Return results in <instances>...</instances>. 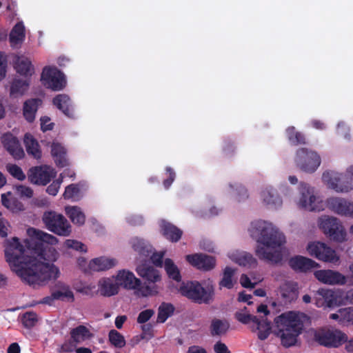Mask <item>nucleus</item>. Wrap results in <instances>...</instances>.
<instances>
[{"label": "nucleus", "instance_id": "nucleus-5", "mask_svg": "<svg viewBox=\"0 0 353 353\" xmlns=\"http://www.w3.org/2000/svg\"><path fill=\"white\" fill-rule=\"evenodd\" d=\"M179 292L183 296L199 304H208L213 301L214 297V287L210 279L201 283L191 281L183 283Z\"/></svg>", "mask_w": 353, "mask_h": 353}, {"label": "nucleus", "instance_id": "nucleus-6", "mask_svg": "<svg viewBox=\"0 0 353 353\" xmlns=\"http://www.w3.org/2000/svg\"><path fill=\"white\" fill-rule=\"evenodd\" d=\"M114 276L119 288L121 287L126 290H135V294L138 296L145 297L154 296L157 294L159 292V289L157 285H148L141 287V280L137 278L134 273L128 270H120Z\"/></svg>", "mask_w": 353, "mask_h": 353}, {"label": "nucleus", "instance_id": "nucleus-29", "mask_svg": "<svg viewBox=\"0 0 353 353\" xmlns=\"http://www.w3.org/2000/svg\"><path fill=\"white\" fill-rule=\"evenodd\" d=\"M337 217L330 215H321L316 220L319 230L327 238L334 228Z\"/></svg>", "mask_w": 353, "mask_h": 353}, {"label": "nucleus", "instance_id": "nucleus-53", "mask_svg": "<svg viewBox=\"0 0 353 353\" xmlns=\"http://www.w3.org/2000/svg\"><path fill=\"white\" fill-rule=\"evenodd\" d=\"M341 305H353V289L347 291H345L341 289Z\"/></svg>", "mask_w": 353, "mask_h": 353}, {"label": "nucleus", "instance_id": "nucleus-1", "mask_svg": "<svg viewBox=\"0 0 353 353\" xmlns=\"http://www.w3.org/2000/svg\"><path fill=\"white\" fill-rule=\"evenodd\" d=\"M26 234L29 237L24 241L26 248L17 237L5 241V257L12 270L24 282L38 288L60 275L59 270L53 263L59 256L53 247L58 239L34 228H28Z\"/></svg>", "mask_w": 353, "mask_h": 353}, {"label": "nucleus", "instance_id": "nucleus-12", "mask_svg": "<svg viewBox=\"0 0 353 353\" xmlns=\"http://www.w3.org/2000/svg\"><path fill=\"white\" fill-rule=\"evenodd\" d=\"M314 339L319 344L338 347L347 341V336L339 330L320 329L314 331Z\"/></svg>", "mask_w": 353, "mask_h": 353}, {"label": "nucleus", "instance_id": "nucleus-47", "mask_svg": "<svg viewBox=\"0 0 353 353\" xmlns=\"http://www.w3.org/2000/svg\"><path fill=\"white\" fill-rule=\"evenodd\" d=\"M229 328V324L226 321L214 320L211 324V332L212 335H221L225 334Z\"/></svg>", "mask_w": 353, "mask_h": 353}, {"label": "nucleus", "instance_id": "nucleus-13", "mask_svg": "<svg viewBox=\"0 0 353 353\" xmlns=\"http://www.w3.org/2000/svg\"><path fill=\"white\" fill-rule=\"evenodd\" d=\"M341 289L334 290L332 289L321 288L315 293V304L318 307L323 308L340 306L341 305Z\"/></svg>", "mask_w": 353, "mask_h": 353}, {"label": "nucleus", "instance_id": "nucleus-46", "mask_svg": "<svg viewBox=\"0 0 353 353\" xmlns=\"http://www.w3.org/2000/svg\"><path fill=\"white\" fill-rule=\"evenodd\" d=\"M108 339L111 345L117 348H122L125 345L124 336L115 330H111L108 334Z\"/></svg>", "mask_w": 353, "mask_h": 353}, {"label": "nucleus", "instance_id": "nucleus-16", "mask_svg": "<svg viewBox=\"0 0 353 353\" xmlns=\"http://www.w3.org/2000/svg\"><path fill=\"white\" fill-rule=\"evenodd\" d=\"M56 174L52 168L45 165L30 168L28 176L32 183L46 185L56 176Z\"/></svg>", "mask_w": 353, "mask_h": 353}, {"label": "nucleus", "instance_id": "nucleus-55", "mask_svg": "<svg viewBox=\"0 0 353 353\" xmlns=\"http://www.w3.org/2000/svg\"><path fill=\"white\" fill-rule=\"evenodd\" d=\"M14 189L16 193L21 196L30 198L33 195L32 190L30 188L26 186V185H15Z\"/></svg>", "mask_w": 353, "mask_h": 353}, {"label": "nucleus", "instance_id": "nucleus-4", "mask_svg": "<svg viewBox=\"0 0 353 353\" xmlns=\"http://www.w3.org/2000/svg\"><path fill=\"white\" fill-rule=\"evenodd\" d=\"M256 311L258 313L263 314V316H253L245 307L235 313V317L237 321L243 324L250 323V328L252 332L256 333L259 339L265 340L270 334L272 329L270 321L265 318L270 314V311L268 306L263 304L259 305Z\"/></svg>", "mask_w": 353, "mask_h": 353}, {"label": "nucleus", "instance_id": "nucleus-50", "mask_svg": "<svg viewBox=\"0 0 353 353\" xmlns=\"http://www.w3.org/2000/svg\"><path fill=\"white\" fill-rule=\"evenodd\" d=\"M37 321L38 316L37 314L33 312H27L23 314L21 317V322L27 328L32 327L36 325Z\"/></svg>", "mask_w": 353, "mask_h": 353}, {"label": "nucleus", "instance_id": "nucleus-30", "mask_svg": "<svg viewBox=\"0 0 353 353\" xmlns=\"http://www.w3.org/2000/svg\"><path fill=\"white\" fill-rule=\"evenodd\" d=\"M236 270L230 267H226L223 270V276L219 283V288H225L227 289H232L236 283V279L235 274Z\"/></svg>", "mask_w": 353, "mask_h": 353}, {"label": "nucleus", "instance_id": "nucleus-64", "mask_svg": "<svg viewBox=\"0 0 353 353\" xmlns=\"http://www.w3.org/2000/svg\"><path fill=\"white\" fill-rule=\"evenodd\" d=\"M128 222L132 225H139L142 223V217L138 215H132L128 218Z\"/></svg>", "mask_w": 353, "mask_h": 353}, {"label": "nucleus", "instance_id": "nucleus-23", "mask_svg": "<svg viewBox=\"0 0 353 353\" xmlns=\"http://www.w3.org/2000/svg\"><path fill=\"white\" fill-rule=\"evenodd\" d=\"M228 257L239 265L254 268L257 265V261L252 254L244 251H232L228 253Z\"/></svg>", "mask_w": 353, "mask_h": 353}, {"label": "nucleus", "instance_id": "nucleus-8", "mask_svg": "<svg viewBox=\"0 0 353 353\" xmlns=\"http://www.w3.org/2000/svg\"><path fill=\"white\" fill-rule=\"evenodd\" d=\"M299 208L309 212H320L323 210L322 201L312 188L303 184L299 190V194L295 199Z\"/></svg>", "mask_w": 353, "mask_h": 353}, {"label": "nucleus", "instance_id": "nucleus-37", "mask_svg": "<svg viewBox=\"0 0 353 353\" xmlns=\"http://www.w3.org/2000/svg\"><path fill=\"white\" fill-rule=\"evenodd\" d=\"M54 104L61 110L65 115H72V110L70 105V101L68 96L59 94L53 100Z\"/></svg>", "mask_w": 353, "mask_h": 353}, {"label": "nucleus", "instance_id": "nucleus-40", "mask_svg": "<svg viewBox=\"0 0 353 353\" xmlns=\"http://www.w3.org/2000/svg\"><path fill=\"white\" fill-rule=\"evenodd\" d=\"M65 148L58 142H53L51 145V153L52 155L56 159L57 163L63 167L66 165V159Z\"/></svg>", "mask_w": 353, "mask_h": 353}, {"label": "nucleus", "instance_id": "nucleus-31", "mask_svg": "<svg viewBox=\"0 0 353 353\" xmlns=\"http://www.w3.org/2000/svg\"><path fill=\"white\" fill-rule=\"evenodd\" d=\"M65 211L74 224L81 226L85 223V215L79 207L66 206Z\"/></svg>", "mask_w": 353, "mask_h": 353}, {"label": "nucleus", "instance_id": "nucleus-58", "mask_svg": "<svg viewBox=\"0 0 353 353\" xmlns=\"http://www.w3.org/2000/svg\"><path fill=\"white\" fill-rule=\"evenodd\" d=\"M61 183V181L57 180L55 181H53L48 188H47V192L52 196L57 195V194L59 192V190L60 188V185Z\"/></svg>", "mask_w": 353, "mask_h": 353}, {"label": "nucleus", "instance_id": "nucleus-36", "mask_svg": "<svg viewBox=\"0 0 353 353\" xmlns=\"http://www.w3.org/2000/svg\"><path fill=\"white\" fill-rule=\"evenodd\" d=\"M25 38V28L22 23H17L10 34V41L12 46L21 44Z\"/></svg>", "mask_w": 353, "mask_h": 353}, {"label": "nucleus", "instance_id": "nucleus-22", "mask_svg": "<svg viewBox=\"0 0 353 353\" xmlns=\"http://www.w3.org/2000/svg\"><path fill=\"white\" fill-rule=\"evenodd\" d=\"M97 286L99 293L108 297L117 294L119 290L114 276L100 279Z\"/></svg>", "mask_w": 353, "mask_h": 353}, {"label": "nucleus", "instance_id": "nucleus-17", "mask_svg": "<svg viewBox=\"0 0 353 353\" xmlns=\"http://www.w3.org/2000/svg\"><path fill=\"white\" fill-rule=\"evenodd\" d=\"M315 279L320 283L327 285H344L347 277L341 272L333 270H319L314 272Z\"/></svg>", "mask_w": 353, "mask_h": 353}, {"label": "nucleus", "instance_id": "nucleus-34", "mask_svg": "<svg viewBox=\"0 0 353 353\" xmlns=\"http://www.w3.org/2000/svg\"><path fill=\"white\" fill-rule=\"evenodd\" d=\"M163 234L172 241H177L180 239L182 232L174 225L165 221H161V224Z\"/></svg>", "mask_w": 353, "mask_h": 353}, {"label": "nucleus", "instance_id": "nucleus-24", "mask_svg": "<svg viewBox=\"0 0 353 353\" xmlns=\"http://www.w3.org/2000/svg\"><path fill=\"white\" fill-rule=\"evenodd\" d=\"M52 291L57 300L72 302L74 299V293L70 287L63 282H57Z\"/></svg>", "mask_w": 353, "mask_h": 353}, {"label": "nucleus", "instance_id": "nucleus-7", "mask_svg": "<svg viewBox=\"0 0 353 353\" xmlns=\"http://www.w3.org/2000/svg\"><path fill=\"white\" fill-rule=\"evenodd\" d=\"M305 252L310 256L325 263L336 264L340 261V256L336 250L321 241H309L305 245Z\"/></svg>", "mask_w": 353, "mask_h": 353}, {"label": "nucleus", "instance_id": "nucleus-56", "mask_svg": "<svg viewBox=\"0 0 353 353\" xmlns=\"http://www.w3.org/2000/svg\"><path fill=\"white\" fill-rule=\"evenodd\" d=\"M10 232V225L9 223L1 217L0 213V235L1 236H6Z\"/></svg>", "mask_w": 353, "mask_h": 353}, {"label": "nucleus", "instance_id": "nucleus-39", "mask_svg": "<svg viewBox=\"0 0 353 353\" xmlns=\"http://www.w3.org/2000/svg\"><path fill=\"white\" fill-rule=\"evenodd\" d=\"M14 65L17 71L21 74H31L33 72L30 61L25 57H17Z\"/></svg>", "mask_w": 353, "mask_h": 353}, {"label": "nucleus", "instance_id": "nucleus-63", "mask_svg": "<svg viewBox=\"0 0 353 353\" xmlns=\"http://www.w3.org/2000/svg\"><path fill=\"white\" fill-rule=\"evenodd\" d=\"M6 59L3 54L0 53V80L3 79L6 77Z\"/></svg>", "mask_w": 353, "mask_h": 353}, {"label": "nucleus", "instance_id": "nucleus-61", "mask_svg": "<svg viewBox=\"0 0 353 353\" xmlns=\"http://www.w3.org/2000/svg\"><path fill=\"white\" fill-rule=\"evenodd\" d=\"M240 283L243 287L250 288H253L256 283V282L252 283L246 274L241 275L240 278Z\"/></svg>", "mask_w": 353, "mask_h": 353}, {"label": "nucleus", "instance_id": "nucleus-21", "mask_svg": "<svg viewBox=\"0 0 353 353\" xmlns=\"http://www.w3.org/2000/svg\"><path fill=\"white\" fill-rule=\"evenodd\" d=\"M117 264L115 259L107 256H99L91 259L88 263V269L90 272L107 271Z\"/></svg>", "mask_w": 353, "mask_h": 353}, {"label": "nucleus", "instance_id": "nucleus-28", "mask_svg": "<svg viewBox=\"0 0 353 353\" xmlns=\"http://www.w3.org/2000/svg\"><path fill=\"white\" fill-rule=\"evenodd\" d=\"M330 319L342 325H353V307L341 308L336 313L331 314Z\"/></svg>", "mask_w": 353, "mask_h": 353}, {"label": "nucleus", "instance_id": "nucleus-18", "mask_svg": "<svg viewBox=\"0 0 353 353\" xmlns=\"http://www.w3.org/2000/svg\"><path fill=\"white\" fill-rule=\"evenodd\" d=\"M1 143L6 150L16 159H21L24 157V151L21 146L19 141L11 133H6L1 137Z\"/></svg>", "mask_w": 353, "mask_h": 353}, {"label": "nucleus", "instance_id": "nucleus-52", "mask_svg": "<svg viewBox=\"0 0 353 353\" xmlns=\"http://www.w3.org/2000/svg\"><path fill=\"white\" fill-rule=\"evenodd\" d=\"M281 293L283 298L292 299L296 296L294 288L289 283H285L281 288Z\"/></svg>", "mask_w": 353, "mask_h": 353}, {"label": "nucleus", "instance_id": "nucleus-38", "mask_svg": "<svg viewBox=\"0 0 353 353\" xmlns=\"http://www.w3.org/2000/svg\"><path fill=\"white\" fill-rule=\"evenodd\" d=\"M228 192L239 202L245 201L249 196L248 190L241 184H230Z\"/></svg>", "mask_w": 353, "mask_h": 353}, {"label": "nucleus", "instance_id": "nucleus-35", "mask_svg": "<svg viewBox=\"0 0 353 353\" xmlns=\"http://www.w3.org/2000/svg\"><path fill=\"white\" fill-rule=\"evenodd\" d=\"M24 143L27 152L35 159H40L41 152L38 142L30 134H26L24 137Z\"/></svg>", "mask_w": 353, "mask_h": 353}, {"label": "nucleus", "instance_id": "nucleus-11", "mask_svg": "<svg viewBox=\"0 0 353 353\" xmlns=\"http://www.w3.org/2000/svg\"><path fill=\"white\" fill-rule=\"evenodd\" d=\"M321 157L314 151L306 148L299 149L294 157L296 166L303 172L312 173L321 164Z\"/></svg>", "mask_w": 353, "mask_h": 353}, {"label": "nucleus", "instance_id": "nucleus-10", "mask_svg": "<svg viewBox=\"0 0 353 353\" xmlns=\"http://www.w3.org/2000/svg\"><path fill=\"white\" fill-rule=\"evenodd\" d=\"M42 220L47 229L59 236H67L72 232L71 225L67 219L54 211L44 212Z\"/></svg>", "mask_w": 353, "mask_h": 353}, {"label": "nucleus", "instance_id": "nucleus-60", "mask_svg": "<svg viewBox=\"0 0 353 353\" xmlns=\"http://www.w3.org/2000/svg\"><path fill=\"white\" fill-rule=\"evenodd\" d=\"M53 123L48 117L41 118V128L43 131L50 130L52 128Z\"/></svg>", "mask_w": 353, "mask_h": 353}, {"label": "nucleus", "instance_id": "nucleus-15", "mask_svg": "<svg viewBox=\"0 0 353 353\" xmlns=\"http://www.w3.org/2000/svg\"><path fill=\"white\" fill-rule=\"evenodd\" d=\"M41 81L42 84L52 90H60L65 85L64 75L56 68L46 67L43 68Z\"/></svg>", "mask_w": 353, "mask_h": 353}, {"label": "nucleus", "instance_id": "nucleus-2", "mask_svg": "<svg viewBox=\"0 0 353 353\" xmlns=\"http://www.w3.org/2000/svg\"><path fill=\"white\" fill-rule=\"evenodd\" d=\"M250 236L256 240V255L270 264H278L283 259L285 234L273 223L265 220L252 222L249 228Z\"/></svg>", "mask_w": 353, "mask_h": 353}, {"label": "nucleus", "instance_id": "nucleus-25", "mask_svg": "<svg viewBox=\"0 0 353 353\" xmlns=\"http://www.w3.org/2000/svg\"><path fill=\"white\" fill-rule=\"evenodd\" d=\"M289 263L292 268L301 272H305L319 266V264L313 259L303 256H294L290 260Z\"/></svg>", "mask_w": 353, "mask_h": 353}, {"label": "nucleus", "instance_id": "nucleus-62", "mask_svg": "<svg viewBox=\"0 0 353 353\" xmlns=\"http://www.w3.org/2000/svg\"><path fill=\"white\" fill-rule=\"evenodd\" d=\"M214 350L216 353H230L226 345L221 341L214 344Z\"/></svg>", "mask_w": 353, "mask_h": 353}, {"label": "nucleus", "instance_id": "nucleus-45", "mask_svg": "<svg viewBox=\"0 0 353 353\" xmlns=\"http://www.w3.org/2000/svg\"><path fill=\"white\" fill-rule=\"evenodd\" d=\"M130 243L132 249L139 254L147 256L150 252V246L141 239L134 237Z\"/></svg>", "mask_w": 353, "mask_h": 353}, {"label": "nucleus", "instance_id": "nucleus-59", "mask_svg": "<svg viewBox=\"0 0 353 353\" xmlns=\"http://www.w3.org/2000/svg\"><path fill=\"white\" fill-rule=\"evenodd\" d=\"M163 256H164V252H161L159 253H154L151 256L152 263L156 266L162 267V265H163L162 259H163Z\"/></svg>", "mask_w": 353, "mask_h": 353}, {"label": "nucleus", "instance_id": "nucleus-44", "mask_svg": "<svg viewBox=\"0 0 353 353\" xmlns=\"http://www.w3.org/2000/svg\"><path fill=\"white\" fill-rule=\"evenodd\" d=\"M174 311V307L168 303H162L158 309L157 322L164 323Z\"/></svg>", "mask_w": 353, "mask_h": 353}, {"label": "nucleus", "instance_id": "nucleus-49", "mask_svg": "<svg viewBox=\"0 0 353 353\" xmlns=\"http://www.w3.org/2000/svg\"><path fill=\"white\" fill-rule=\"evenodd\" d=\"M287 134L292 144L298 145L305 143L304 137L300 132H296L294 127L288 128L287 129Z\"/></svg>", "mask_w": 353, "mask_h": 353}, {"label": "nucleus", "instance_id": "nucleus-54", "mask_svg": "<svg viewBox=\"0 0 353 353\" xmlns=\"http://www.w3.org/2000/svg\"><path fill=\"white\" fill-rule=\"evenodd\" d=\"M64 245L66 248L73 249L75 250H79L83 252L86 251L85 245L82 243L74 239H67L64 242Z\"/></svg>", "mask_w": 353, "mask_h": 353}, {"label": "nucleus", "instance_id": "nucleus-41", "mask_svg": "<svg viewBox=\"0 0 353 353\" xmlns=\"http://www.w3.org/2000/svg\"><path fill=\"white\" fill-rule=\"evenodd\" d=\"M163 267L170 279L177 282L181 281V276L179 269L172 259H166L164 261Z\"/></svg>", "mask_w": 353, "mask_h": 353}, {"label": "nucleus", "instance_id": "nucleus-48", "mask_svg": "<svg viewBox=\"0 0 353 353\" xmlns=\"http://www.w3.org/2000/svg\"><path fill=\"white\" fill-rule=\"evenodd\" d=\"M63 197L65 199L78 201L81 197L80 189L77 185L71 184L65 188V192L63 193Z\"/></svg>", "mask_w": 353, "mask_h": 353}, {"label": "nucleus", "instance_id": "nucleus-19", "mask_svg": "<svg viewBox=\"0 0 353 353\" xmlns=\"http://www.w3.org/2000/svg\"><path fill=\"white\" fill-rule=\"evenodd\" d=\"M261 203L269 209H277L283 204V201L276 191L271 188H263L260 192Z\"/></svg>", "mask_w": 353, "mask_h": 353}, {"label": "nucleus", "instance_id": "nucleus-20", "mask_svg": "<svg viewBox=\"0 0 353 353\" xmlns=\"http://www.w3.org/2000/svg\"><path fill=\"white\" fill-rule=\"evenodd\" d=\"M186 260L193 266L203 270H210L216 265L214 257L202 254L187 255Z\"/></svg>", "mask_w": 353, "mask_h": 353}, {"label": "nucleus", "instance_id": "nucleus-33", "mask_svg": "<svg viewBox=\"0 0 353 353\" xmlns=\"http://www.w3.org/2000/svg\"><path fill=\"white\" fill-rule=\"evenodd\" d=\"M2 204L12 212H18L23 210V205L14 198L10 192L1 194Z\"/></svg>", "mask_w": 353, "mask_h": 353}, {"label": "nucleus", "instance_id": "nucleus-51", "mask_svg": "<svg viewBox=\"0 0 353 353\" xmlns=\"http://www.w3.org/2000/svg\"><path fill=\"white\" fill-rule=\"evenodd\" d=\"M6 169L8 172L17 179L23 181L26 179V174L23 173L22 169L18 165L14 164H8L6 165Z\"/></svg>", "mask_w": 353, "mask_h": 353}, {"label": "nucleus", "instance_id": "nucleus-57", "mask_svg": "<svg viewBox=\"0 0 353 353\" xmlns=\"http://www.w3.org/2000/svg\"><path fill=\"white\" fill-rule=\"evenodd\" d=\"M154 314L152 310H145L141 312L137 318V321L139 323H143L147 322Z\"/></svg>", "mask_w": 353, "mask_h": 353}, {"label": "nucleus", "instance_id": "nucleus-3", "mask_svg": "<svg viewBox=\"0 0 353 353\" xmlns=\"http://www.w3.org/2000/svg\"><path fill=\"white\" fill-rule=\"evenodd\" d=\"M302 315L295 312H284L274 319L272 332L285 347L294 345L303 330Z\"/></svg>", "mask_w": 353, "mask_h": 353}, {"label": "nucleus", "instance_id": "nucleus-26", "mask_svg": "<svg viewBox=\"0 0 353 353\" xmlns=\"http://www.w3.org/2000/svg\"><path fill=\"white\" fill-rule=\"evenodd\" d=\"M136 271L137 274L149 283H157L161 281V275L159 270L153 267L147 265H139L137 267Z\"/></svg>", "mask_w": 353, "mask_h": 353}, {"label": "nucleus", "instance_id": "nucleus-43", "mask_svg": "<svg viewBox=\"0 0 353 353\" xmlns=\"http://www.w3.org/2000/svg\"><path fill=\"white\" fill-rule=\"evenodd\" d=\"M28 86L26 81L14 80L10 86V94L12 97L21 96L28 90Z\"/></svg>", "mask_w": 353, "mask_h": 353}, {"label": "nucleus", "instance_id": "nucleus-14", "mask_svg": "<svg viewBox=\"0 0 353 353\" xmlns=\"http://www.w3.org/2000/svg\"><path fill=\"white\" fill-rule=\"evenodd\" d=\"M327 209L342 217L353 219V202L340 196H331L326 199Z\"/></svg>", "mask_w": 353, "mask_h": 353}, {"label": "nucleus", "instance_id": "nucleus-42", "mask_svg": "<svg viewBox=\"0 0 353 353\" xmlns=\"http://www.w3.org/2000/svg\"><path fill=\"white\" fill-rule=\"evenodd\" d=\"M70 334L72 339L75 343H81L91 336L88 329L83 325H79L73 329Z\"/></svg>", "mask_w": 353, "mask_h": 353}, {"label": "nucleus", "instance_id": "nucleus-32", "mask_svg": "<svg viewBox=\"0 0 353 353\" xmlns=\"http://www.w3.org/2000/svg\"><path fill=\"white\" fill-rule=\"evenodd\" d=\"M41 101L39 99H29L25 101L23 104V116L28 122H32L34 120L35 114L38 107Z\"/></svg>", "mask_w": 353, "mask_h": 353}, {"label": "nucleus", "instance_id": "nucleus-27", "mask_svg": "<svg viewBox=\"0 0 353 353\" xmlns=\"http://www.w3.org/2000/svg\"><path fill=\"white\" fill-rule=\"evenodd\" d=\"M330 240L339 243H345L348 241L347 231L343 222L337 218L334 228L327 237Z\"/></svg>", "mask_w": 353, "mask_h": 353}, {"label": "nucleus", "instance_id": "nucleus-9", "mask_svg": "<svg viewBox=\"0 0 353 353\" xmlns=\"http://www.w3.org/2000/svg\"><path fill=\"white\" fill-rule=\"evenodd\" d=\"M322 181L327 188L336 193H348L353 190V183L345 174L335 170H326L323 173Z\"/></svg>", "mask_w": 353, "mask_h": 353}]
</instances>
